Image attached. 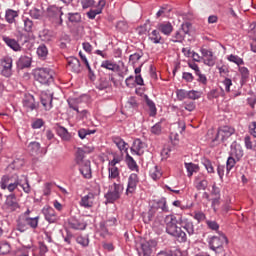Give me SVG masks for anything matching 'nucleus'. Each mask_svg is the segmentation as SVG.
Masks as SVG:
<instances>
[{
    "label": "nucleus",
    "mask_w": 256,
    "mask_h": 256,
    "mask_svg": "<svg viewBox=\"0 0 256 256\" xmlns=\"http://www.w3.org/2000/svg\"><path fill=\"white\" fill-rule=\"evenodd\" d=\"M187 99H192V101H195L196 99H201V92L197 90H190L188 91Z\"/></svg>",
    "instance_id": "49530a36"
},
{
    "label": "nucleus",
    "mask_w": 256,
    "mask_h": 256,
    "mask_svg": "<svg viewBox=\"0 0 256 256\" xmlns=\"http://www.w3.org/2000/svg\"><path fill=\"white\" fill-rule=\"evenodd\" d=\"M68 105L70 109L79 113V109H81V106H79V100H68Z\"/></svg>",
    "instance_id": "09e8293b"
},
{
    "label": "nucleus",
    "mask_w": 256,
    "mask_h": 256,
    "mask_svg": "<svg viewBox=\"0 0 256 256\" xmlns=\"http://www.w3.org/2000/svg\"><path fill=\"white\" fill-rule=\"evenodd\" d=\"M19 65L22 69H26L27 67H31V58L27 56H22L19 59Z\"/></svg>",
    "instance_id": "ea45409f"
},
{
    "label": "nucleus",
    "mask_w": 256,
    "mask_h": 256,
    "mask_svg": "<svg viewBox=\"0 0 256 256\" xmlns=\"http://www.w3.org/2000/svg\"><path fill=\"white\" fill-rule=\"evenodd\" d=\"M43 125H45V121H43L41 118H38L32 123L31 127L32 129H41Z\"/></svg>",
    "instance_id": "13d9d810"
},
{
    "label": "nucleus",
    "mask_w": 256,
    "mask_h": 256,
    "mask_svg": "<svg viewBox=\"0 0 256 256\" xmlns=\"http://www.w3.org/2000/svg\"><path fill=\"white\" fill-rule=\"evenodd\" d=\"M35 29V25L33 24L32 20L29 18L24 19V31L26 33H33Z\"/></svg>",
    "instance_id": "4c0bfd02"
},
{
    "label": "nucleus",
    "mask_w": 256,
    "mask_h": 256,
    "mask_svg": "<svg viewBox=\"0 0 256 256\" xmlns=\"http://www.w3.org/2000/svg\"><path fill=\"white\" fill-rule=\"evenodd\" d=\"M236 163L237 160H235L233 156L228 157L226 162V171L229 173V171L235 167Z\"/></svg>",
    "instance_id": "de8ad7c7"
},
{
    "label": "nucleus",
    "mask_w": 256,
    "mask_h": 256,
    "mask_svg": "<svg viewBox=\"0 0 256 256\" xmlns=\"http://www.w3.org/2000/svg\"><path fill=\"white\" fill-rule=\"evenodd\" d=\"M153 217H155V208H152L149 210L146 216H144L145 223H150V221H153Z\"/></svg>",
    "instance_id": "e2e57ef3"
},
{
    "label": "nucleus",
    "mask_w": 256,
    "mask_h": 256,
    "mask_svg": "<svg viewBox=\"0 0 256 256\" xmlns=\"http://www.w3.org/2000/svg\"><path fill=\"white\" fill-rule=\"evenodd\" d=\"M166 223V233L175 237L179 243H187V233L188 235H199L201 230L199 229V224H194L193 221L189 219H183L180 216L168 215L165 218ZM185 229V233L182 229Z\"/></svg>",
    "instance_id": "f257e3e1"
},
{
    "label": "nucleus",
    "mask_w": 256,
    "mask_h": 256,
    "mask_svg": "<svg viewBox=\"0 0 256 256\" xmlns=\"http://www.w3.org/2000/svg\"><path fill=\"white\" fill-rule=\"evenodd\" d=\"M41 15H43V12H41V10H39L37 8L30 10V16L33 19H41Z\"/></svg>",
    "instance_id": "680f3d73"
},
{
    "label": "nucleus",
    "mask_w": 256,
    "mask_h": 256,
    "mask_svg": "<svg viewBox=\"0 0 256 256\" xmlns=\"http://www.w3.org/2000/svg\"><path fill=\"white\" fill-rule=\"evenodd\" d=\"M55 131H56L57 135H59V137H61V139H63V141H69V139H71V134L69 133L67 128H65L59 124H56Z\"/></svg>",
    "instance_id": "dca6fc26"
},
{
    "label": "nucleus",
    "mask_w": 256,
    "mask_h": 256,
    "mask_svg": "<svg viewBox=\"0 0 256 256\" xmlns=\"http://www.w3.org/2000/svg\"><path fill=\"white\" fill-rule=\"evenodd\" d=\"M68 225L71 229H76V230H80V231H83V229H85V227H87V224L79 221L77 218H70L68 221Z\"/></svg>",
    "instance_id": "aec40b11"
},
{
    "label": "nucleus",
    "mask_w": 256,
    "mask_h": 256,
    "mask_svg": "<svg viewBox=\"0 0 256 256\" xmlns=\"http://www.w3.org/2000/svg\"><path fill=\"white\" fill-rule=\"evenodd\" d=\"M185 167L188 171V177H192L193 173H195V171H199V166H197L193 163H185Z\"/></svg>",
    "instance_id": "c03bdc74"
},
{
    "label": "nucleus",
    "mask_w": 256,
    "mask_h": 256,
    "mask_svg": "<svg viewBox=\"0 0 256 256\" xmlns=\"http://www.w3.org/2000/svg\"><path fill=\"white\" fill-rule=\"evenodd\" d=\"M16 17H19V13L17 11L11 9L6 11L5 19L7 23H15Z\"/></svg>",
    "instance_id": "473e14b6"
},
{
    "label": "nucleus",
    "mask_w": 256,
    "mask_h": 256,
    "mask_svg": "<svg viewBox=\"0 0 256 256\" xmlns=\"http://www.w3.org/2000/svg\"><path fill=\"white\" fill-rule=\"evenodd\" d=\"M85 154L83 153V150L81 148H77L76 151V164L81 165L82 163H85Z\"/></svg>",
    "instance_id": "a19ab883"
},
{
    "label": "nucleus",
    "mask_w": 256,
    "mask_h": 256,
    "mask_svg": "<svg viewBox=\"0 0 256 256\" xmlns=\"http://www.w3.org/2000/svg\"><path fill=\"white\" fill-rule=\"evenodd\" d=\"M25 165V161L21 158H16L11 164L8 165V169H21V167Z\"/></svg>",
    "instance_id": "e433bc0d"
},
{
    "label": "nucleus",
    "mask_w": 256,
    "mask_h": 256,
    "mask_svg": "<svg viewBox=\"0 0 256 256\" xmlns=\"http://www.w3.org/2000/svg\"><path fill=\"white\" fill-rule=\"evenodd\" d=\"M68 19L70 23H79L81 21V15L79 13H69Z\"/></svg>",
    "instance_id": "603ef678"
},
{
    "label": "nucleus",
    "mask_w": 256,
    "mask_h": 256,
    "mask_svg": "<svg viewBox=\"0 0 256 256\" xmlns=\"http://www.w3.org/2000/svg\"><path fill=\"white\" fill-rule=\"evenodd\" d=\"M1 189H9V175H4L0 181Z\"/></svg>",
    "instance_id": "4d7b16f0"
},
{
    "label": "nucleus",
    "mask_w": 256,
    "mask_h": 256,
    "mask_svg": "<svg viewBox=\"0 0 256 256\" xmlns=\"http://www.w3.org/2000/svg\"><path fill=\"white\" fill-rule=\"evenodd\" d=\"M157 247V241L148 240L140 243L139 256H154L153 249Z\"/></svg>",
    "instance_id": "423d86ee"
},
{
    "label": "nucleus",
    "mask_w": 256,
    "mask_h": 256,
    "mask_svg": "<svg viewBox=\"0 0 256 256\" xmlns=\"http://www.w3.org/2000/svg\"><path fill=\"white\" fill-rule=\"evenodd\" d=\"M5 207L8 211H15L19 209V202H17V196L15 194H10L6 197Z\"/></svg>",
    "instance_id": "9b49d317"
},
{
    "label": "nucleus",
    "mask_w": 256,
    "mask_h": 256,
    "mask_svg": "<svg viewBox=\"0 0 256 256\" xmlns=\"http://www.w3.org/2000/svg\"><path fill=\"white\" fill-rule=\"evenodd\" d=\"M228 61H231L232 63H235L236 65H243V58H240L237 55H233L231 54L230 56H228Z\"/></svg>",
    "instance_id": "8fccbe9b"
},
{
    "label": "nucleus",
    "mask_w": 256,
    "mask_h": 256,
    "mask_svg": "<svg viewBox=\"0 0 256 256\" xmlns=\"http://www.w3.org/2000/svg\"><path fill=\"white\" fill-rule=\"evenodd\" d=\"M23 105L27 109H30V111H34V109H37V102H35V97L33 95L26 96L23 101Z\"/></svg>",
    "instance_id": "4be33fe9"
},
{
    "label": "nucleus",
    "mask_w": 256,
    "mask_h": 256,
    "mask_svg": "<svg viewBox=\"0 0 256 256\" xmlns=\"http://www.w3.org/2000/svg\"><path fill=\"white\" fill-rule=\"evenodd\" d=\"M1 75L3 77H11L13 75V59L5 57L1 60Z\"/></svg>",
    "instance_id": "6e6552de"
},
{
    "label": "nucleus",
    "mask_w": 256,
    "mask_h": 256,
    "mask_svg": "<svg viewBox=\"0 0 256 256\" xmlns=\"http://www.w3.org/2000/svg\"><path fill=\"white\" fill-rule=\"evenodd\" d=\"M47 11L50 17H59L60 25L63 23V18H61L63 15V12L61 11V8L57 6H50Z\"/></svg>",
    "instance_id": "5701e85b"
},
{
    "label": "nucleus",
    "mask_w": 256,
    "mask_h": 256,
    "mask_svg": "<svg viewBox=\"0 0 256 256\" xmlns=\"http://www.w3.org/2000/svg\"><path fill=\"white\" fill-rule=\"evenodd\" d=\"M202 164L204 165V167L208 171V173H215V169L213 168V164L210 162L209 159H204Z\"/></svg>",
    "instance_id": "5fc2aeb1"
},
{
    "label": "nucleus",
    "mask_w": 256,
    "mask_h": 256,
    "mask_svg": "<svg viewBox=\"0 0 256 256\" xmlns=\"http://www.w3.org/2000/svg\"><path fill=\"white\" fill-rule=\"evenodd\" d=\"M26 224L27 227H31V229H37L39 227V216H36L34 218L27 217L26 216Z\"/></svg>",
    "instance_id": "f704fd0d"
},
{
    "label": "nucleus",
    "mask_w": 256,
    "mask_h": 256,
    "mask_svg": "<svg viewBox=\"0 0 256 256\" xmlns=\"http://www.w3.org/2000/svg\"><path fill=\"white\" fill-rule=\"evenodd\" d=\"M34 79L41 85H51L53 83V74L49 68H36L34 70Z\"/></svg>",
    "instance_id": "7ed1b4c3"
},
{
    "label": "nucleus",
    "mask_w": 256,
    "mask_h": 256,
    "mask_svg": "<svg viewBox=\"0 0 256 256\" xmlns=\"http://www.w3.org/2000/svg\"><path fill=\"white\" fill-rule=\"evenodd\" d=\"M121 193H123V185L114 183L113 189L110 188L104 197L108 203H113L114 201L121 199Z\"/></svg>",
    "instance_id": "39448f33"
},
{
    "label": "nucleus",
    "mask_w": 256,
    "mask_h": 256,
    "mask_svg": "<svg viewBox=\"0 0 256 256\" xmlns=\"http://www.w3.org/2000/svg\"><path fill=\"white\" fill-rule=\"evenodd\" d=\"M18 186L22 187L24 193H31V186L27 176H22V179H19L18 176H9L8 191L13 193Z\"/></svg>",
    "instance_id": "f03ea898"
},
{
    "label": "nucleus",
    "mask_w": 256,
    "mask_h": 256,
    "mask_svg": "<svg viewBox=\"0 0 256 256\" xmlns=\"http://www.w3.org/2000/svg\"><path fill=\"white\" fill-rule=\"evenodd\" d=\"M127 105L130 109H137V107L139 106V104L137 103V99H135V97H130Z\"/></svg>",
    "instance_id": "69168bd1"
},
{
    "label": "nucleus",
    "mask_w": 256,
    "mask_h": 256,
    "mask_svg": "<svg viewBox=\"0 0 256 256\" xmlns=\"http://www.w3.org/2000/svg\"><path fill=\"white\" fill-rule=\"evenodd\" d=\"M112 141L114 144H116V147H118L119 151H125L127 153V143L123 141L121 137H113Z\"/></svg>",
    "instance_id": "7c9ffc66"
},
{
    "label": "nucleus",
    "mask_w": 256,
    "mask_h": 256,
    "mask_svg": "<svg viewBox=\"0 0 256 256\" xmlns=\"http://www.w3.org/2000/svg\"><path fill=\"white\" fill-rule=\"evenodd\" d=\"M239 72L242 76V79H249V69H247V67H240Z\"/></svg>",
    "instance_id": "774afa93"
},
{
    "label": "nucleus",
    "mask_w": 256,
    "mask_h": 256,
    "mask_svg": "<svg viewBox=\"0 0 256 256\" xmlns=\"http://www.w3.org/2000/svg\"><path fill=\"white\" fill-rule=\"evenodd\" d=\"M151 133H153V135H161V123H156L152 126Z\"/></svg>",
    "instance_id": "338daca9"
},
{
    "label": "nucleus",
    "mask_w": 256,
    "mask_h": 256,
    "mask_svg": "<svg viewBox=\"0 0 256 256\" xmlns=\"http://www.w3.org/2000/svg\"><path fill=\"white\" fill-rule=\"evenodd\" d=\"M109 87H111V82H109V79L100 78L97 89H99V91H104V89H109Z\"/></svg>",
    "instance_id": "c9c22d12"
},
{
    "label": "nucleus",
    "mask_w": 256,
    "mask_h": 256,
    "mask_svg": "<svg viewBox=\"0 0 256 256\" xmlns=\"http://www.w3.org/2000/svg\"><path fill=\"white\" fill-rule=\"evenodd\" d=\"M158 31L163 33V35H171L173 33V25L171 22H164L158 25Z\"/></svg>",
    "instance_id": "b1692460"
},
{
    "label": "nucleus",
    "mask_w": 256,
    "mask_h": 256,
    "mask_svg": "<svg viewBox=\"0 0 256 256\" xmlns=\"http://www.w3.org/2000/svg\"><path fill=\"white\" fill-rule=\"evenodd\" d=\"M148 37L152 43L155 45L161 44L163 45L164 41L163 38L161 37V34L159 33L158 30H153L150 34H148Z\"/></svg>",
    "instance_id": "393cba45"
},
{
    "label": "nucleus",
    "mask_w": 256,
    "mask_h": 256,
    "mask_svg": "<svg viewBox=\"0 0 256 256\" xmlns=\"http://www.w3.org/2000/svg\"><path fill=\"white\" fill-rule=\"evenodd\" d=\"M40 101L45 111H51L53 108V96L51 94L42 93L40 96Z\"/></svg>",
    "instance_id": "ddd939ff"
},
{
    "label": "nucleus",
    "mask_w": 256,
    "mask_h": 256,
    "mask_svg": "<svg viewBox=\"0 0 256 256\" xmlns=\"http://www.w3.org/2000/svg\"><path fill=\"white\" fill-rule=\"evenodd\" d=\"M93 199H95V194L88 193L86 196L81 198V201H80L81 207H85L86 209L93 207Z\"/></svg>",
    "instance_id": "a211bd4d"
},
{
    "label": "nucleus",
    "mask_w": 256,
    "mask_h": 256,
    "mask_svg": "<svg viewBox=\"0 0 256 256\" xmlns=\"http://www.w3.org/2000/svg\"><path fill=\"white\" fill-rule=\"evenodd\" d=\"M101 67L102 69H108V71H119V69H121L118 64L113 63L110 60L103 61Z\"/></svg>",
    "instance_id": "c85d7f7f"
},
{
    "label": "nucleus",
    "mask_w": 256,
    "mask_h": 256,
    "mask_svg": "<svg viewBox=\"0 0 256 256\" xmlns=\"http://www.w3.org/2000/svg\"><path fill=\"white\" fill-rule=\"evenodd\" d=\"M27 149H28V153H30V155L35 157L39 155V153H41V143L37 141H32L28 144Z\"/></svg>",
    "instance_id": "f3484780"
},
{
    "label": "nucleus",
    "mask_w": 256,
    "mask_h": 256,
    "mask_svg": "<svg viewBox=\"0 0 256 256\" xmlns=\"http://www.w3.org/2000/svg\"><path fill=\"white\" fill-rule=\"evenodd\" d=\"M231 155L236 157V160L239 161L243 157V148L239 144H234L231 148Z\"/></svg>",
    "instance_id": "cd10ccee"
},
{
    "label": "nucleus",
    "mask_w": 256,
    "mask_h": 256,
    "mask_svg": "<svg viewBox=\"0 0 256 256\" xmlns=\"http://www.w3.org/2000/svg\"><path fill=\"white\" fill-rule=\"evenodd\" d=\"M145 147H147V144H145V142L141 141V139H136L133 142V147L131 148V152L141 157V155L145 153V150H144Z\"/></svg>",
    "instance_id": "f8f14e48"
},
{
    "label": "nucleus",
    "mask_w": 256,
    "mask_h": 256,
    "mask_svg": "<svg viewBox=\"0 0 256 256\" xmlns=\"http://www.w3.org/2000/svg\"><path fill=\"white\" fill-rule=\"evenodd\" d=\"M235 133V129L230 126H222L218 129L217 135L214 141H225Z\"/></svg>",
    "instance_id": "0eeeda50"
},
{
    "label": "nucleus",
    "mask_w": 256,
    "mask_h": 256,
    "mask_svg": "<svg viewBox=\"0 0 256 256\" xmlns=\"http://www.w3.org/2000/svg\"><path fill=\"white\" fill-rule=\"evenodd\" d=\"M11 252V245L8 242L0 243V255H7Z\"/></svg>",
    "instance_id": "37998d69"
},
{
    "label": "nucleus",
    "mask_w": 256,
    "mask_h": 256,
    "mask_svg": "<svg viewBox=\"0 0 256 256\" xmlns=\"http://www.w3.org/2000/svg\"><path fill=\"white\" fill-rule=\"evenodd\" d=\"M139 183V176L137 174L132 173L128 178V186L126 189V195H129V193H135V190L137 189V184Z\"/></svg>",
    "instance_id": "9d476101"
},
{
    "label": "nucleus",
    "mask_w": 256,
    "mask_h": 256,
    "mask_svg": "<svg viewBox=\"0 0 256 256\" xmlns=\"http://www.w3.org/2000/svg\"><path fill=\"white\" fill-rule=\"evenodd\" d=\"M41 41L49 42L53 40V32L48 29H44L39 33Z\"/></svg>",
    "instance_id": "2f4dec72"
},
{
    "label": "nucleus",
    "mask_w": 256,
    "mask_h": 256,
    "mask_svg": "<svg viewBox=\"0 0 256 256\" xmlns=\"http://www.w3.org/2000/svg\"><path fill=\"white\" fill-rule=\"evenodd\" d=\"M37 55L38 57H40V59H47V55H49V49H47V46H45V44H41L37 48Z\"/></svg>",
    "instance_id": "72a5a7b5"
},
{
    "label": "nucleus",
    "mask_w": 256,
    "mask_h": 256,
    "mask_svg": "<svg viewBox=\"0 0 256 256\" xmlns=\"http://www.w3.org/2000/svg\"><path fill=\"white\" fill-rule=\"evenodd\" d=\"M117 177H119V168L117 166H110L108 168V178L117 179Z\"/></svg>",
    "instance_id": "58836bf2"
},
{
    "label": "nucleus",
    "mask_w": 256,
    "mask_h": 256,
    "mask_svg": "<svg viewBox=\"0 0 256 256\" xmlns=\"http://www.w3.org/2000/svg\"><path fill=\"white\" fill-rule=\"evenodd\" d=\"M126 164L130 171H139V165H137V162L131 157V155H129V153L126 154Z\"/></svg>",
    "instance_id": "c756f323"
},
{
    "label": "nucleus",
    "mask_w": 256,
    "mask_h": 256,
    "mask_svg": "<svg viewBox=\"0 0 256 256\" xmlns=\"http://www.w3.org/2000/svg\"><path fill=\"white\" fill-rule=\"evenodd\" d=\"M208 186L209 182L205 179L195 182V188L197 189V191H205Z\"/></svg>",
    "instance_id": "79ce46f5"
},
{
    "label": "nucleus",
    "mask_w": 256,
    "mask_h": 256,
    "mask_svg": "<svg viewBox=\"0 0 256 256\" xmlns=\"http://www.w3.org/2000/svg\"><path fill=\"white\" fill-rule=\"evenodd\" d=\"M98 231H100L101 237H107V235H109V230L107 229V222H100Z\"/></svg>",
    "instance_id": "a18cd8bd"
},
{
    "label": "nucleus",
    "mask_w": 256,
    "mask_h": 256,
    "mask_svg": "<svg viewBox=\"0 0 256 256\" xmlns=\"http://www.w3.org/2000/svg\"><path fill=\"white\" fill-rule=\"evenodd\" d=\"M81 5L83 9H89L95 5V0H81Z\"/></svg>",
    "instance_id": "0e129e2a"
},
{
    "label": "nucleus",
    "mask_w": 256,
    "mask_h": 256,
    "mask_svg": "<svg viewBox=\"0 0 256 256\" xmlns=\"http://www.w3.org/2000/svg\"><path fill=\"white\" fill-rule=\"evenodd\" d=\"M42 213H43L46 221H48V223H56L57 214L55 213V209H53L51 207H44L42 209Z\"/></svg>",
    "instance_id": "4468645a"
},
{
    "label": "nucleus",
    "mask_w": 256,
    "mask_h": 256,
    "mask_svg": "<svg viewBox=\"0 0 256 256\" xmlns=\"http://www.w3.org/2000/svg\"><path fill=\"white\" fill-rule=\"evenodd\" d=\"M147 107H149L150 117H155L157 115V107L155 106V102L149 99V96H144Z\"/></svg>",
    "instance_id": "bb28decb"
},
{
    "label": "nucleus",
    "mask_w": 256,
    "mask_h": 256,
    "mask_svg": "<svg viewBox=\"0 0 256 256\" xmlns=\"http://www.w3.org/2000/svg\"><path fill=\"white\" fill-rule=\"evenodd\" d=\"M3 41L8 47H10V49H13V51H21V45H19V42H17V40L4 36Z\"/></svg>",
    "instance_id": "412c9836"
},
{
    "label": "nucleus",
    "mask_w": 256,
    "mask_h": 256,
    "mask_svg": "<svg viewBox=\"0 0 256 256\" xmlns=\"http://www.w3.org/2000/svg\"><path fill=\"white\" fill-rule=\"evenodd\" d=\"M204 65H208V67H213L215 65V57L213 56V53L204 58Z\"/></svg>",
    "instance_id": "052dcab7"
},
{
    "label": "nucleus",
    "mask_w": 256,
    "mask_h": 256,
    "mask_svg": "<svg viewBox=\"0 0 256 256\" xmlns=\"http://www.w3.org/2000/svg\"><path fill=\"white\" fill-rule=\"evenodd\" d=\"M97 15H101V9H91L90 11L87 12V17L88 19H95Z\"/></svg>",
    "instance_id": "bf43d9fd"
},
{
    "label": "nucleus",
    "mask_w": 256,
    "mask_h": 256,
    "mask_svg": "<svg viewBox=\"0 0 256 256\" xmlns=\"http://www.w3.org/2000/svg\"><path fill=\"white\" fill-rule=\"evenodd\" d=\"M63 238H64V242L67 245H71L75 241V236L69 231H66V235L63 236Z\"/></svg>",
    "instance_id": "864d4df0"
},
{
    "label": "nucleus",
    "mask_w": 256,
    "mask_h": 256,
    "mask_svg": "<svg viewBox=\"0 0 256 256\" xmlns=\"http://www.w3.org/2000/svg\"><path fill=\"white\" fill-rule=\"evenodd\" d=\"M208 243L212 251H217V249H223V245H227L229 239H227V236L223 232H219L218 236H212Z\"/></svg>",
    "instance_id": "20e7f679"
},
{
    "label": "nucleus",
    "mask_w": 256,
    "mask_h": 256,
    "mask_svg": "<svg viewBox=\"0 0 256 256\" xmlns=\"http://www.w3.org/2000/svg\"><path fill=\"white\" fill-rule=\"evenodd\" d=\"M29 227L27 226V216H20L16 220V230L20 233H25Z\"/></svg>",
    "instance_id": "6ab92c4d"
},
{
    "label": "nucleus",
    "mask_w": 256,
    "mask_h": 256,
    "mask_svg": "<svg viewBox=\"0 0 256 256\" xmlns=\"http://www.w3.org/2000/svg\"><path fill=\"white\" fill-rule=\"evenodd\" d=\"M154 210L155 209H161L163 213H169V208L167 207V199L161 198L158 200L152 207Z\"/></svg>",
    "instance_id": "a878e982"
},
{
    "label": "nucleus",
    "mask_w": 256,
    "mask_h": 256,
    "mask_svg": "<svg viewBox=\"0 0 256 256\" xmlns=\"http://www.w3.org/2000/svg\"><path fill=\"white\" fill-rule=\"evenodd\" d=\"M123 161V156H119L117 154H114L113 159L108 163L109 167H115L118 163H121Z\"/></svg>",
    "instance_id": "6e6d98bb"
},
{
    "label": "nucleus",
    "mask_w": 256,
    "mask_h": 256,
    "mask_svg": "<svg viewBox=\"0 0 256 256\" xmlns=\"http://www.w3.org/2000/svg\"><path fill=\"white\" fill-rule=\"evenodd\" d=\"M189 91L184 89H179L176 91L177 99L179 101H183V99H187Z\"/></svg>",
    "instance_id": "3c124183"
},
{
    "label": "nucleus",
    "mask_w": 256,
    "mask_h": 256,
    "mask_svg": "<svg viewBox=\"0 0 256 256\" xmlns=\"http://www.w3.org/2000/svg\"><path fill=\"white\" fill-rule=\"evenodd\" d=\"M68 67H70L73 73H81V62L75 57L68 58Z\"/></svg>",
    "instance_id": "2eb2a0df"
},
{
    "label": "nucleus",
    "mask_w": 256,
    "mask_h": 256,
    "mask_svg": "<svg viewBox=\"0 0 256 256\" xmlns=\"http://www.w3.org/2000/svg\"><path fill=\"white\" fill-rule=\"evenodd\" d=\"M79 165V171L84 179H91L93 177L92 170H91V161L85 160L82 164Z\"/></svg>",
    "instance_id": "1a4fd4ad"
}]
</instances>
